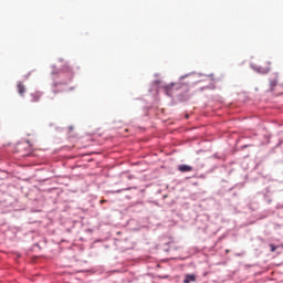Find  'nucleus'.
I'll list each match as a JSON object with an SVG mask.
<instances>
[{
    "label": "nucleus",
    "instance_id": "423d86ee",
    "mask_svg": "<svg viewBox=\"0 0 283 283\" xmlns=\"http://www.w3.org/2000/svg\"><path fill=\"white\" fill-rule=\"evenodd\" d=\"M167 96H171V94H174V84L167 85L164 87Z\"/></svg>",
    "mask_w": 283,
    "mask_h": 283
},
{
    "label": "nucleus",
    "instance_id": "f257e3e1",
    "mask_svg": "<svg viewBox=\"0 0 283 283\" xmlns=\"http://www.w3.org/2000/svg\"><path fill=\"white\" fill-rule=\"evenodd\" d=\"M252 70L259 72V74H269L271 72V62H260L259 65H251Z\"/></svg>",
    "mask_w": 283,
    "mask_h": 283
},
{
    "label": "nucleus",
    "instance_id": "0eeeda50",
    "mask_svg": "<svg viewBox=\"0 0 283 283\" xmlns=\"http://www.w3.org/2000/svg\"><path fill=\"white\" fill-rule=\"evenodd\" d=\"M21 149H30V144L22 143L18 145V151H21Z\"/></svg>",
    "mask_w": 283,
    "mask_h": 283
},
{
    "label": "nucleus",
    "instance_id": "7ed1b4c3",
    "mask_svg": "<svg viewBox=\"0 0 283 283\" xmlns=\"http://www.w3.org/2000/svg\"><path fill=\"white\" fill-rule=\"evenodd\" d=\"M41 101V93L31 94V103H39Z\"/></svg>",
    "mask_w": 283,
    "mask_h": 283
},
{
    "label": "nucleus",
    "instance_id": "39448f33",
    "mask_svg": "<svg viewBox=\"0 0 283 283\" xmlns=\"http://www.w3.org/2000/svg\"><path fill=\"white\" fill-rule=\"evenodd\" d=\"M18 93L20 94V96H23L25 94V85H23V83H18Z\"/></svg>",
    "mask_w": 283,
    "mask_h": 283
},
{
    "label": "nucleus",
    "instance_id": "6e6552de",
    "mask_svg": "<svg viewBox=\"0 0 283 283\" xmlns=\"http://www.w3.org/2000/svg\"><path fill=\"white\" fill-rule=\"evenodd\" d=\"M277 81H279V77L276 75L275 78L270 82L271 87H275V85H277Z\"/></svg>",
    "mask_w": 283,
    "mask_h": 283
},
{
    "label": "nucleus",
    "instance_id": "20e7f679",
    "mask_svg": "<svg viewBox=\"0 0 283 283\" xmlns=\"http://www.w3.org/2000/svg\"><path fill=\"white\" fill-rule=\"evenodd\" d=\"M191 282H196V275H193V274H186L184 283H191Z\"/></svg>",
    "mask_w": 283,
    "mask_h": 283
},
{
    "label": "nucleus",
    "instance_id": "9d476101",
    "mask_svg": "<svg viewBox=\"0 0 283 283\" xmlns=\"http://www.w3.org/2000/svg\"><path fill=\"white\" fill-rule=\"evenodd\" d=\"M105 202H107L106 200H101V205H103V203H105Z\"/></svg>",
    "mask_w": 283,
    "mask_h": 283
},
{
    "label": "nucleus",
    "instance_id": "1a4fd4ad",
    "mask_svg": "<svg viewBox=\"0 0 283 283\" xmlns=\"http://www.w3.org/2000/svg\"><path fill=\"white\" fill-rule=\"evenodd\" d=\"M270 249L272 253H275V251L277 250V247H275V244L270 243Z\"/></svg>",
    "mask_w": 283,
    "mask_h": 283
},
{
    "label": "nucleus",
    "instance_id": "f03ea898",
    "mask_svg": "<svg viewBox=\"0 0 283 283\" xmlns=\"http://www.w3.org/2000/svg\"><path fill=\"white\" fill-rule=\"evenodd\" d=\"M178 169L181 171V174H187L189 171H193V167L189 165H179Z\"/></svg>",
    "mask_w": 283,
    "mask_h": 283
}]
</instances>
